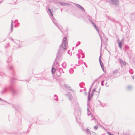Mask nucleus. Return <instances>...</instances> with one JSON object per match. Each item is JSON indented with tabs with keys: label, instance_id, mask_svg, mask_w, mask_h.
I'll return each mask as SVG.
<instances>
[{
	"label": "nucleus",
	"instance_id": "1",
	"mask_svg": "<svg viewBox=\"0 0 135 135\" xmlns=\"http://www.w3.org/2000/svg\"><path fill=\"white\" fill-rule=\"evenodd\" d=\"M66 44H67V43H66V42H63L61 45L60 46L61 49L64 50L66 49Z\"/></svg>",
	"mask_w": 135,
	"mask_h": 135
},
{
	"label": "nucleus",
	"instance_id": "2",
	"mask_svg": "<svg viewBox=\"0 0 135 135\" xmlns=\"http://www.w3.org/2000/svg\"><path fill=\"white\" fill-rule=\"evenodd\" d=\"M118 46L120 49H121L122 47V43L120 42H119L118 43Z\"/></svg>",
	"mask_w": 135,
	"mask_h": 135
},
{
	"label": "nucleus",
	"instance_id": "3",
	"mask_svg": "<svg viewBox=\"0 0 135 135\" xmlns=\"http://www.w3.org/2000/svg\"><path fill=\"white\" fill-rule=\"evenodd\" d=\"M67 40V38L66 37H65L63 39V43L66 42H66V40Z\"/></svg>",
	"mask_w": 135,
	"mask_h": 135
},
{
	"label": "nucleus",
	"instance_id": "4",
	"mask_svg": "<svg viewBox=\"0 0 135 135\" xmlns=\"http://www.w3.org/2000/svg\"><path fill=\"white\" fill-rule=\"evenodd\" d=\"M56 71L55 69L54 68H52V73H54Z\"/></svg>",
	"mask_w": 135,
	"mask_h": 135
},
{
	"label": "nucleus",
	"instance_id": "5",
	"mask_svg": "<svg viewBox=\"0 0 135 135\" xmlns=\"http://www.w3.org/2000/svg\"><path fill=\"white\" fill-rule=\"evenodd\" d=\"M48 10L49 11V12L51 15V16H53V15L52 13V12L51 10L49 8H48Z\"/></svg>",
	"mask_w": 135,
	"mask_h": 135
},
{
	"label": "nucleus",
	"instance_id": "6",
	"mask_svg": "<svg viewBox=\"0 0 135 135\" xmlns=\"http://www.w3.org/2000/svg\"><path fill=\"white\" fill-rule=\"evenodd\" d=\"M94 26L95 28V29H96V30L98 31H99V29L95 25L94 23Z\"/></svg>",
	"mask_w": 135,
	"mask_h": 135
},
{
	"label": "nucleus",
	"instance_id": "7",
	"mask_svg": "<svg viewBox=\"0 0 135 135\" xmlns=\"http://www.w3.org/2000/svg\"><path fill=\"white\" fill-rule=\"evenodd\" d=\"M94 128L95 129H97L98 128V127L97 126H95L94 127Z\"/></svg>",
	"mask_w": 135,
	"mask_h": 135
},
{
	"label": "nucleus",
	"instance_id": "8",
	"mask_svg": "<svg viewBox=\"0 0 135 135\" xmlns=\"http://www.w3.org/2000/svg\"><path fill=\"white\" fill-rule=\"evenodd\" d=\"M120 62H123V65H125L126 63L125 62H123L122 61H121Z\"/></svg>",
	"mask_w": 135,
	"mask_h": 135
},
{
	"label": "nucleus",
	"instance_id": "9",
	"mask_svg": "<svg viewBox=\"0 0 135 135\" xmlns=\"http://www.w3.org/2000/svg\"><path fill=\"white\" fill-rule=\"evenodd\" d=\"M102 68L103 69V70H103V68H102Z\"/></svg>",
	"mask_w": 135,
	"mask_h": 135
},
{
	"label": "nucleus",
	"instance_id": "10",
	"mask_svg": "<svg viewBox=\"0 0 135 135\" xmlns=\"http://www.w3.org/2000/svg\"><path fill=\"white\" fill-rule=\"evenodd\" d=\"M81 8H82V7H81Z\"/></svg>",
	"mask_w": 135,
	"mask_h": 135
}]
</instances>
